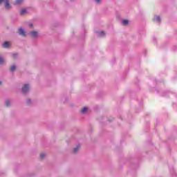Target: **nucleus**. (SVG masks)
I'll return each instance as SVG.
<instances>
[{
    "label": "nucleus",
    "instance_id": "obj_17",
    "mask_svg": "<svg viewBox=\"0 0 177 177\" xmlns=\"http://www.w3.org/2000/svg\"><path fill=\"white\" fill-rule=\"evenodd\" d=\"M26 102H27V104H30V103H31V100L28 99V100H26Z\"/></svg>",
    "mask_w": 177,
    "mask_h": 177
},
{
    "label": "nucleus",
    "instance_id": "obj_4",
    "mask_svg": "<svg viewBox=\"0 0 177 177\" xmlns=\"http://www.w3.org/2000/svg\"><path fill=\"white\" fill-rule=\"evenodd\" d=\"M30 35L32 38H38L39 33L38 31L33 30L30 32Z\"/></svg>",
    "mask_w": 177,
    "mask_h": 177
},
{
    "label": "nucleus",
    "instance_id": "obj_3",
    "mask_svg": "<svg viewBox=\"0 0 177 177\" xmlns=\"http://www.w3.org/2000/svg\"><path fill=\"white\" fill-rule=\"evenodd\" d=\"M152 20L154 23L160 24L161 23V17L160 15H154Z\"/></svg>",
    "mask_w": 177,
    "mask_h": 177
},
{
    "label": "nucleus",
    "instance_id": "obj_13",
    "mask_svg": "<svg viewBox=\"0 0 177 177\" xmlns=\"http://www.w3.org/2000/svg\"><path fill=\"white\" fill-rule=\"evenodd\" d=\"M5 104L6 106V107H9V106H10V100H6Z\"/></svg>",
    "mask_w": 177,
    "mask_h": 177
},
{
    "label": "nucleus",
    "instance_id": "obj_10",
    "mask_svg": "<svg viewBox=\"0 0 177 177\" xmlns=\"http://www.w3.org/2000/svg\"><path fill=\"white\" fill-rule=\"evenodd\" d=\"M97 34L98 37H104V35H106V33L104 31L97 32Z\"/></svg>",
    "mask_w": 177,
    "mask_h": 177
},
{
    "label": "nucleus",
    "instance_id": "obj_5",
    "mask_svg": "<svg viewBox=\"0 0 177 177\" xmlns=\"http://www.w3.org/2000/svg\"><path fill=\"white\" fill-rule=\"evenodd\" d=\"M19 35H21L22 37H26V30L23 29L22 28H19Z\"/></svg>",
    "mask_w": 177,
    "mask_h": 177
},
{
    "label": "nucleus",
    "instance_id": "obj_19",
    "mask_svg": "<svg viewBox=\"0 0 177 177\" xmlns=\"http://www.w3.org/2000/svg\"><path fill=\"white\" fill-rule=\"evenodd\" d=\"M16 56H17V54L16 53L13 54V57H16Z\"/></svg>",
    "mask_w": 177,
    "mask_h": 177
},
{
    "label": "nucleus",
    "instance_id": "obj_21",
    "mask_svg": "<svg viewBox=\"0 0 177 177\" xmlns=\"http://www.w3.org/2000/svg\"><path fill=\"white\" fill-rule=\"evenodd\" d=\"M1 84H2V82H0V85H1Z\"/></svg>",
    "mask_w": 177,
    "mask_h": 177
},
{
    "label": "nucleus",
    "instance_id": "obj_14",
    "mask_svg": "<svg viewBox=\"0 0 177 177\" xmlns=\"http://www.w3.org/2000/svg\"><path fill=\"white\" fill-rule=\"evenodd\" d=\"M80 147H81V145H78L77 146V147L74 148V149H73L74 153H77V151H78V149H80Z\"/></svg>",
    "mask_w": 177,
    "mask_h": 177
},
{
    "label": "nucleus",
    "instance_id": "obj_18",
    "mask_svg": "<svg viewBox=\"0 0 177 177\" xmlns=\"http://www.w3.org/2000/svg\"><path fill=\"white\" fill-rule=\"evenodd\" d=\"M40 157H41V158H44V157H45L44 153H41V154H40Z\"/></svg>",
    "mask_w": 177,
    "mask_h": 177
},
{
    "label": "nucleus",
    "instance_id": "obj_8",
    "mask_svg": "<svg viewBox=\"0 0 177 177\" xmlns=\"http://www.w3.org/2000/svg\"><path fill=\"white\" fill-rule=\"evenodd\" d=\"M24 2V0H16L14 5H21Z\"/></svg>",
    "mask_w": 177,
    "mask_h": 177
},
{
    "label": "nucleus",
    "instance_id": "obj_2",
    "mask_svg": "<svg viewBox=\"0 0 177 177\" xmlns=\"http://www.w3.org/2000/svg\"><path fill=\"white\" fill-rule=\"evenodd\" d=\"M30 91V84H24L21 88L22 93H28Z\"/></svg>",
    "mask_w": 177,
    "mask_h": 177
},
{
    "label": "nucleus",
    "instance_id": "obj_1",
    "mask_svg": "<svg viewBox=\"0 0 177 177\" xmlns=\"http://www.w3.org/2000/svg\"><path fill=\"white\" fill-rule=\"evenodd\" d=\"M4 2L5 8L7 10L12 9V6L9 3V0H0V5H1Z\"/></svg>",
    "mask_w": 177,
    "mask_h": 177
},
{
    "label": "nucleus",
    "instance_id": "obj_12",
    "mask_svg": "<svg viewBox=\"0 0 177 177\" xmlns=\"http://www.w3.org/2000/svg\"><path fill=\"white\" fill-rule=\"evenodd\" d=\"M21 15H26L27 13V9L26 8H22L20 11Z\"/></svg>",
    "mask_w": 177,
    "mask_h": 177
},
{
    "label": "nucleus",
    "instance_id": "obj_7",
    "mask_svg": "<svg viewBox=\"0 0 177 177\" xmlns=\"http://www.w3.org/2000/svg\"><path fill=\"white\" fill-rule=\"evenodd\" d=\"M89 111V108L87 106H84L82 109L81 110V113L82 114H86Z\"/></svg>",
    "mask_w": 177,
    "mask_h": 177
},
{
    "label": "nucleus",
    "instance_id": "obj_16",
    "mask_svg": "<svg viewBox=\"0 0 177 177\" xmlns=\"http://www.w3.org/2000/svg\"><path fill=\"white\" fill-rule=\"evenodd\" d=\"M95 3H97V5H99V3H100V2H102V0H94Z\"/></svg>",
    "mask_w": 177,
    "mask_h": 177
},
{
    "label": "nucleus",
    "instance_id": "obj_20",
    "mask_svg": "<svg viewBox=\"0 0 177 177\" xmlns=\"http://www.w3.org/2000/svg\"><path fill=\"white\" fill-rule=\"evenodd\" d=\"M30 27H32V24H30Z\"/></svg>",
    "mask_w": 177,
    "mask_h": 177
},
{
    "label": "nucleus",
    "instance_id": "obj_6",
    "mask_svg": "<svg viewBox=\"0 0 177 177\" xmlns=\"http://www.w3.org/2000/svg\"><path fill=\"white\" fill-rule=\"evenodd\" d=\"M2 46L6 49H8V48H10V41H5L2 44Z\"/></svg>",
    "mask_w": 177,
    "mask_h": 177
},
{
    "label": "nucleus",
    "instance_id": "obj_9",
    "mask_svg": "<svg viewBox=\"0 0 177 177\" xmlns=\"http://www.w3.org/2000/svg\"><path fill=\"white\" fill-rule=\"evenodd\" d=\"M10 71L11 73H15V71H16V65L11 66L10 68Z\"/></svg>",
    "mask_w": 177,
    "mask_h": 177
},
{
    "label": "nucleus",
    "instance_id": "obj_11",
    "mask_svg": "<svg viewBox=\"0 0 177 177\" xmlns=\"http://www.w3.org/2000/svg\"><path fill=\"white\" fill-rule=\"evenodd\" d=\"M129 23V21H128L127 19H124L122 21V24H123V26H128Z\"/></svg>",
    "mask_w": 177,
    "mask_h": 177
},
{
    "label": "nucleus",
    "instance_id": "obj_15",
    "mask_svg": "<svg viewBox=\"0 0 177 177\" xmlns=\"http://www.w3.org/2000/svg\"><path fill=\"white\" fill-rule=\"evenodd\" d=\"M5 63V60L3 59L2 57H0V64H3Z\"/></svg>",
    "mask_w": 177,
    "mask_h": 177
}]
</instances>
